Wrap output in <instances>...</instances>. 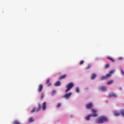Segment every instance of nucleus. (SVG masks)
Wrapping results in <instances>:
<instances>
[{"label": "nucleus", "mask_w": 124, "mask_h": 124, "mask_svg": "<svg viewBox=\"0 0 124 124\" xmlns=\"http://www.w3.org/2000/svg\"><path fill=\"white\" fill-rule=\"evenodd\" d=\"M114 114L115 116H120V115H121V112L115 111L114 112Z\"/></svg>", "instance_id": "14"}, {"label": "nucleus", "mask_w": 124, "mask_h": 124, "mask_svg": "<svg viewBox=\"0 0 124 124\" xmlns=\"http://www.w3.org/2000/svg\"><path fill=\"white\" fill-rule=\"evenodd\" d=\"M100 89L102 92H106V91H107V88L106 87L102 86Z\"/></svg>", "instance_id": "12"}, {"label": "nucleus", "mask_w": 124, "mask_h": 124, "mask_svg": "<svg viewBox=\"0 0 124 124\" xmlns=\"http://www.w3.org/2000/svg\"><path fill=\"white\" fill-rule=\"evenodd\" d=\"M56 93V91H55V90H53L52 91V93Z\"/></svg>", "instance_id": "29"}, {"label": "nucleus", "mask_w": 124, "mask_h": 124, "mask_svg": "<svg viewBox=\"0 0 124 124\" xmlns=\"http://www.w3.org/2000/svg\"><path fill=\"white\" fill-rule=\"evenodd\" d=\"M36 109L35 108H33L32 110H31V113H34V112H35V110Z\"/></svg>", "instance_id": "19"}, {"label": "nucleus", "mask_w": 124, "mask_h": 124, "mask_svg": "<svg viewBox=\"0 0 124 124\" xmlns=\"http://www.w3.org/2000/svg\"><path fill=\"white\" fill-rule=\"evenodd\" d=\"M49 83H50V79H48L46 82V84L47 85V84H49Z\"/></svg>", "instance_id": "25"}, {"label": "nucleus", "mask_w": 124, "mask_h": 124, "mask_svg": "<svg viewBox=\"0 0 124 124\" xmlns=\"http://www.w3.org/2000/svg\"><path fill=\"white\" fill-rule=\"evenodd\" d=\"M91 111L93 114H89L87 117H85V119L86 120V121H89L90 118H91V117H94V118H95V117H97V114L96 113L97 111H96V110L92 109Z\"/></svg>", "instance_id": "2"}, {"label": "nucleus", "mask_w": 124, "mask_h": 124, "mask_svg": "<svg viewBox=\"0 0 124 124\" xmlns=\"http://www.w3.org/2000/svg\"><path fill=\"white\" fill-rule=\"evenodd\" d=\"M40 109H41V105L39 104L38 105V108L36 109V112H37L40 110Z\"/></svg>", "instance_id": "15"}, {"label": "nucleus", "mask_w": 124, "mask_h": 124, "mask_svg": "<svg viewBox=\"0 0 124 124\" xmlns=\"http://www.w3.org/2000/svg\"><path fill=\"white\" fill-rule=\"evenodd\" d=\"M74 87V84L73 82H70L68 84H67L66 86L67 89L65 91V93H67V92H69L71 89H72Z\"/></svg>", "instance_id": "4"}, {"label": "nucleus", "mask_w": 124, "mask_h": 124, "mask_svg": "<svg viewBox=\"0 0 124 124\" xmlns=\"http://www.w3.org/2000/svg\"><path fill=\"white\" fill-rule=\"evenodd\" d=\"M44 98V93H41V99L42 100Z\"/></svg>", "instance_id": "20"}, {"label": "nucleus", "mask_w": 124, "mask_h": 124, "mask_svg": "<svg viewBox=\"0 0 124 124\" xmlns=\"http://www.w3.org/2000/svg\"><path fill=\"white\" fill-rule=\"evenodd\" d=\"M83 63H84V61L83 60H81L80 62H79V64L81 65V64H83Z\"/></svg>", "instance_id": "27"}, {"label": "nucleus", "mask_w": 124, "mask_h": 124, "mask_svg": "<svg viewBox=\"0 0 124 124\" xmlns=\"http://www.w3.org/2000/svg\"><path fill=\"white\" fill-rule=\"evenodd\" d=\"M108 67H110V64H107L105 65V68H108Z\"/></svg>", "instance_id": "22"}, {"label": "nucleus", "mask_w": 124, "mask_h": 124, "mask_svg": "<svg viewBox=\"0 0 124 124\" xmlns=\"http://www.w3.org/2000/svg\"><path fill=\"white\" fill-rule=\"evenodd\" d=\"M96 122L97 124H103V123L108 122V118L105 116H100L96 120Z\"/></svg>", "instance_id": "1"}, {"label": "nucleus", "mask_w": 124, "mask_h": 124, "mask_svg": "<svg viewBox=\"0 0 124 124\" xmlns=\"http://www.w3.org/2000/svg\"><path fill=\"white\" fill-rule=\"evenodd\" d=\"M93 103H89L86 105V109H91V108H93Z\"/></svg>", "instance_id": "6"}, {"label": "nucleus", "mask_w": 124, "mask_h": 124, "mask_svg": "<svg viewBox=\"0 0 124 124\" xmlns=\"http://www.w3.org/2000/svg\"><path fill=\"white\" fill-rule=\"evenodd\" d=\"M51 83H49V84H48V85H47L48 87L51 86Z\"/></svg>", "instance_id": "30"}, {"label": "nucleus", "mask_w": 124, "mask_h": 124, "mask_svg": "<svg viewBox=\"0 0 124 124\" xmlns=\"http://www.w3.org/2000/svg\"><path fill=\"white\" fill-rule=\"evenodd\" d=\"M121 73H122V75H124V72L123 70H121Z\"/></svg>", "instance_id": "28"}, {"label": "nucleus", "mask_w": 124, "mask_h": 124, "mask_svg": "<svg viewBox=\"0 0 124 124\" xmlns=\"http://www.w3.org/2000/svg\"><path fill=\"white\" fill-rule=\"evenodd\" d=\"M46 102H44L42 105V108L44 111L46 110Z\"/></svg>", "instance_id": "9"}, {"label": "nucleus", "mask_w": 124, "mask_h": 124, "mask_svg": "<svg viewBox=\"0 0 124 124\" xmlns=\"http://www.w3.org/2000/svg\"><path fill=\"white\" fill-rule=\"evenodd\" d=\"M113 83H114V80H110L108 82L107 84H108V85H112V84H113Z\"/></svg>", "instance_id": "17"}, {"label": "nucleus", "mask_w": 124, "mask_h": 124, "mask_svg": "<svg viewBox=\"0 0 124 124\" xmlns=\"http://www.w3.org/2000/svg\"><path fill=\"white\" fill-rule=\"evenodd\" d=\"M107 59L109 60V61H111V62H115V59H113V58H111V57H107Z\"/></svg>", "instance_id": "16"}, {"label": "nucleus", "mask_w": 124, "mask_h": 124, "mask_svg": "<svg viewBox=\"0 0 124 124\" xmlns=\"http://www.w3.org/2000/svg\"><path fill=\"white\" fill-rule=\"evenodd\" d=\"M28 121L29 123H32L33 122V118L32 117H30Z\"/></svg>", "instance_id": "18"}, {"label": "nucleus", "mask_w": 124, "mask_h": 124, "mask_svg": "<svg viewBox=\"0 0 124 124\" xmlns=\"http://www.w3.org/2000/svg\"><path fill=\"white\" fill-rule=\"evenodd\" d=\"M91 78L92 80H94L96 78V74L95 73L92 74Z\"/></svg>", "instance_id": "10"}, {"label": "nucleus", "mask_w": 124, "mask_h": 124, "mask_svg": "<svg viewBox=\"0 0 124 124\" xmlns=\"http://www.w3.org/2000/svg\"><path fill=\"white\" fill-rule=\"evenodd\" d=\"M118 95L114 93H111L109 94V97H117Z\"/></svg>", "instance_id": "8"}, {"label": "nucleus", "mask_w": 124, "mask_h": 124, "mask_svg": "<svg viewBox=\"0 0 124 124\" xmlns=\"http://www.w3.org/2000/svg\"><path fill=\"white\" fill-rule=\"evenodd\" d=\"M66 76H67V75H66V74L65 75H61L60 77H59V80H62V79H64L65 78H66Z\"/></svg>", "instance_id": "11"}, {"label": "nucleus", "mask_w": 124, "mask_h": 124, "mask_svg": "<svg viewBox=\"0 0 124 124\" xmlns=\"http://www.w3.org/2000/svg\"><path fill=\"white\" fill-rule=\"evenodd\" d=\"M42 90H43V85L40 84L39 85L38 88L37 89V92H38V93H41V92H42Z\"/></svg>", "instance_id": "7"}, {"label": "nucleus", "mask_w": 124, "mask_h": 124, "mask_svg": "<svg viewBox=\"0 0 124 124\" xmlns=\"http://www.w3.org/2000/svg\"><path fill=\"white\" fill-rule=\"evenodd\" d=\"M76 93H79V88L78 87H77L76 89Z\"/></svg>", "instance_id": "26"}, {"label": "nucleus", "mask_w": 124, "mask_h": 124, "mask_svg": "<svg viewBox=\"0 0 124 124\" xmlns=\"http://www.w3.org/2000/svg\"><path fill=\"white\" fill-rule=\"evenodd\" d=\"M120 114H122L123 117H124V110H122L120 112Z\"/></svg>", "instance_id": "23"}, {"label": "nucleus", "mask_w": 124, "mask_h": 124, "mask_svg": "<svg viewBox=\"0 0 124 124\" xmlns=\"http://www.w3.org/2000/svg\"><path fill=\"white\" fill-rule=\"evenodd\" d=\"M115 73V70H112L109 72V74H108L106 76H103L100 78L101 80H106L110 77H112V74Z\"/></svg>", "instance_id": "3"}, {"label": "nucleus", "mask_w": 124, "mask_h": 124, "mask_svg": "<svg viewBox=\"0 0 124 124\" xmlns=\"http://www.w3.org/2000/svg\"><path fill=\"white\" fill-rule=\"evenodd\" d=\"M54 86L55 87H58L61 86V82L60 81H57L55 84H54Z\"/></svg>", "instance_id": "13"}, {"label": "nucleus", "mask_w": 124, "mask_h": 124, "mask_svg": "<svg viewBox=\"0 0 124 124\" xmlns=\"http://www.w3.org/2000/svg\"><path fill=\"white\" fill-rule=\"evenodd\" d=\"M72 94V93L71 92H70L68 93H66V94H65L63 96V97L65 99H68V98H69L70 96H71Z\"/></svg>", "instance_id": "5"}, {"label": "nucleus", "mask_w": 124, "mask_h": 124, "mask_svg": "<svg viewBox=\"0 0 124 124\" xmlns=\"http://www.w3.org/2000/svg\"><path fill=\"white\" fill-rule=\"evenodd\" d=\"M62 105L61 104V103H58L57 104V106H56V107H57V108H59V107H61V106Z\"/></svg>", "instance_id": "24"}, {"label": "nucleus", "mask_w": 124, "mask_h": 124, "mask_svg": "<svg viewBox=\"0 0 124 124\" xmlns=\"http://www.w3.org/2000/svg\"><path fill=\"white\" fill-rule=\"evenodd\" d=\"M89 68H91V65L90 64H88L87 65V66L85 68L86 69H89Z\"/></svg>", "instance_id": "21"}]
</instances>
